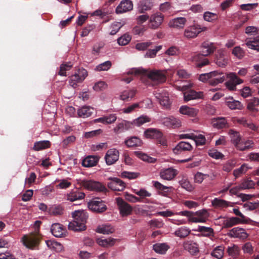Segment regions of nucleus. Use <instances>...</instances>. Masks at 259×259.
<instances>
[{
	"label": "nucleus",
	"instance_id": "43",
	"mask_svg": "<svg viewBox=\"0 0 259 259\" xmlns=\"http://www.w3.org/2000/svg\"><path fill=\"white\" fill-rule=\"evenodd\" d=\"M153 250L157 253L163 254L169 248V246L166 243H157L153 245Z\"/></svg>",
	"mask_w": 259,
	"mask_h": 259
},
{
	"label": "nucleus",
	"instance_id": "14",
	"mask_svg": "<svg viewBox=\"0 0 259 259\" xmlns=\"http://www.w3.org/2000/svg\"><path fill=\"white\" fill-rule=\"evenodd\" d=\"M204 56L200 54H192L191 55L188 60L193 62H195L197 67L202 68L209 63L208 59L204 58Z\"/></svg>",
	"mask_w": 259,
	"mask_h": 259
},
{
	"label": "nucleus",
	"instance_id": "23",
	"mask_svg": "<svg viewBox=\"0 0 259 259\" xmlns=\"http://www.w3.org/2000/svg\"><path fill=\"white\" fill-rule=\"evenodd\" d=\"M236 121L243 127L248 128L251 131L256 132L258 130L257 126L254 124L250 119L246 117H242L237 118Z\"/></svg>",
	"mask_w": 259,
	"mask_h": 259
},
{
	"label": "nucleus",
	"instance_id": "54",
	"mask_svg": "<svg viewBox=\"0 0 259 259\" xmlns=\"http://www.w3.org/2000/svg\"><path fill=\"white\" fill-rule=\"evenodd\" d=\"M136 93L135 90H127L123 91L120 95V98L122 100H128L133 98Z\"/></svg>",
	"mask_w": 259,
	"mask_h": 259
},
{
	"label": "nucleus",
	"instance_id": "42",
	"mask_svg": "<svg viewBox=\"0 0 259 259\" xmlns=\"http://www.w3.org/2000/svg\"><path fill=\"white\" fill-rule=\"evenodd\" d=\"M197 231L201 233L203 236L207 237L214 236V230L210 227L199 226L198 227Z\"/></svg>",
	"mask_w": 259,
	"mask_h": 259
},
{
	"label": "nucleus",
	"instance_id": "21",
	"mask_svg": "<svg viewBox=\"0 0 259 259\" xmlns=\"http://www.w3.org/2000/svg\"><path fill=\"white\" fill-rule=\"evenodd\" d=\"M193 147L189 143L181 141L176 145L172 150L175 154L179 155L183 152L191 151Z\"/></svg>",
	"mask_w": 259,
	"mask_h": 259
},
{
	"label": "nucleus",
	"instance_id": "50",
	"mask_svg": "<svg viewBox=\"0 0 259 259\" xmlns=\"http://www.w3.org/2000/svg\"><path fill=\"white\" fill-rule=\"evenodd\" d=\"M224 248L223 246H217L211 252V255L218 259H221L224 256Z\"/></svg>",
	"mask_w": 259,
	"mask_h": 259
},
{
	"label": "nucleus",
	"instance_id": "17",
	"mask_svg": "<svg viewBox=\"0 0 259 259\" xmlns=\"http://www.w3.org/2000/svg\"><path fill=\"white\" fill-rule=\"evenodd\" d=\"M184 249L192 255H196L199 252L198 244L193 240H187L183 242Z\"/></svg>",
	"mask_w": 259,
	"mask_h": 259
},
{
	"label": "nucleus",
	"instance_id": "38",
	"mask_svg": "<svg viewBox=\"0 0 259 259\" xmlns=\"http://www.w3.org/2000/svg\"><path fill=\"white\" fill-rule=\"evenodd\" d=\"M85 194L84 193L76 190L72 191L67 195V200L73 202L77 200H81L84 198Z\"/></svg>",
	"mask_w": 259,
	"mask_h": 259
},
{
	"label": "nucleus",
	"instance_id": "2",
	"mask_svg": "<svg viewBox=\"0 0 259 259\" xmlns=\"http://www.w3.org/2000/svg\"><path fill=\"white\" fill-rule=\"evenodd\" d=\"M128 74L146 75L148 78L156 82L157 83H162L166 81V76L165 72L161 70L148 71L143 68H133L127 73Z\"/></svg>",
	"mask_w": 259,
	"mask_h": 259
},
{
	"label": "nucleus",
	"instance_id": "40",
	"mask_svg": "<svg viewBox=\"0 0 259 259\" xmlns=\"http://www.w3.org/2000/svg\"><path fill=\"white\" fill-rule=\"evenodd\" d=\"M180 112L182 114L187 115L190 116L194 117L197 113L198 110L194 108L189 107L187 106H182L179 109Z\"/></svg>",
	"mask_w": 259,
	"mask_h": 259
},
{
	"label": "nucleus",
	"instance_id": "31",
	"mask_svg": "<svg viewBox=\"0 0 259 259\" xmlns=\"http://www.w3.org/2000/svg\"><path fill=\"white\" fill-rule=\"evenodd\" d=\"M187 22V19L184 17H177L169 22V27L176 29L183 28Z\"/></svg>",
	"mask_w": 259,
	"mask_h": 259
},
{
	"label": "nucleus",
	"instance_id": "35",
	"mask_svg": "<svg viewBox=\"0 0 259 259\" xmlns=\"http://www.w3.org/2000/svg\"><path fill=\"white\" fill-rule=\"evenodd\" d=\"M94 110V108L90 106H84L78 109L77 114L79 117L87 118L93 113Z\"/></svg>",
	"mask_w": 259,
	"mask_h": 259
},
{
	"label": "nucleus",
	"instance_id": "6",
	"mask_svg": "<svg viewBox=\"0 0 259 259\" xmlns=\"http://www.w3.org/2000/svg\"><path fill=\"white\" fill-rule=\"evenodd\" d=\"M88 207L94 213L102 214L107 210L106 202L100 198L92 199L88 203Z\"/></svg>",
	"mask_w": 259,
	"mask_h": 259
},
{
	"label": "nucleus",
	"instance_id": "37",
	"mask_svg": "<svg viewBox=\"0 0 259 259\" xmlns=\"http://www.w3.org/2000/svg\"><path fill=\"white\" fill-rule=\"evenodd\" d=\"M124 144L128 148L139 147L142 145V140L137 137H132L124 141Z\"/></svg>",
	"mask_w": 259,
	"mask_h": 259
},
{
	"label": "nucleus",
	"instance_id": "44",
	"mask_svg": "<svg viewBox=\"0 0 259 259\" xmlns=\"http://www.w3.org/2000/svg\"><path fill=\"white\" fill-rule=\"evenodd\" d=\"M96 232L104 234H109L114 232V229L111 225H103L98 227Z\"/></svg>",
	"mask_w": 259,
	"mask_h": 259
},
{
	"label": "nucleus",
	"instance_id": "11",
	"mask_svg": "<svg viewBox=\"0 0 259 259\" xmlns=\"http://www.w3.org/2000/svg\"><path fill=\"white\" fill-rule=\"evenodd\" d=\"M119 157V152L118 150L115 148L109 149L105 155L104 159L106 163L108 165H111L114 164L118 159Z\"/></svg>",
	"mask_w": 259,
	"mask_h": 259
},
{
	"label": "nucleus",
	"instance_id": "59",
	"mask_svg": "<svg viewBox=\"0 0 259 259\" xmlns=\"http://www.w3.org/2000/svg\"><path fill=\"white\" fill-rule=\"evenodd\" d=\"M112 63L110 61H107L105 62L98 65L96 67V70L97 71H107L109 70L111 67Z\"/></svg>",
	"mask_w": 259,
	"mask_h": 259
},
{
	"label": "nucleus",
	"instance_id": "47",
	"mask_svg": "<svg viewBox=\"0 0 259 259\" xmlns=\"http://www.w3.org/2000/svg\"><path fill=\"white\" fill-rule=\"evenodd\" d=\"M134 154L142 160L147 161L148 163H154L156 161V159L150 157L148 155L143 153L141 151H135Z\"/></svg>",
	"mask_w": 259,
	"mask_h": 259
},
{
	"label": "nucleus",
	"instance_id": "8",
	"mask_svg": "<svg viewBox=\"0 0 259 259\" xmlns=\"http://www.w3.org/2000/svg\"><path fill=\"white\" fill-rule=\"evenodd\" d=\"M88 75L87 71L83 68H79L74 73L71 75L69 80L70 85L73 88H76L78 83H80L84 80Z\"/></svg>",
	"mask_w": 259,
	"mask_h": 259
},
{
	"label": "nucleus",
	"instance_id": "3",
	"mask_svg": "<svg viewBox=\"0 0 259 259\" xmlns=\"http://www.w3.org/2000/svg\"><path fill=\"white\" fill-rule=\"evenodd\" d=\"M73 221L69 223L68 229L74 231L85 229V223L88 218L87 213L83 210H77L72 213Z\"/></svg>",
	"mask_w": 259,
	"mask_h": 259
},
{
	"label": "nucleus",
	"instance_id": "9",
	"mask_svg": "<svg viewBox=\"0 0 259 259\" xmlns=\"http://www.w3.org/2000/svg\"><path fill=\"white\" fill-rule=\"evenodd\" d=\"M116 201L119 210L120 214L122 217H126L132 213L133 211L132 207L121 198H117Z\"/></svg>",
	"mask_w": 259,
	"mask_h": 259
},
{
	"label": "nucleus",
	"instance_id": "48",
	"mask_svg": "<svg viewBox=\"0 0 259 259\" xmlns=\"http://www.w3.org/2000/svg\"><path fill=\"white\" fill-rule=\"evenodd\" d=\"M227 252L229 256L235 258L237 257L240 253V249L239 247L235 244L232 246H229L227 250Z\"/></svg>",
	"mask_w": 259,
	"mask_h": 259
},
{
	"label": "nucleus",
	"instance_id": "32",
	"mask_svg": "<svg viewBox=\"0 0 259 259\" xmlns=\"http://www.w3.org/2000/svg\"><path fill=\"white\" fill-rule=\"evenodd\" d=\"M162 123L168 127L173 128L179 127L181 125L180 121L174 117L164 118L162 120Z\"/></svg>",
	"mask_w": 259,
	"mask_h": 259
},
{
	"label": "nucleus",
	"instance_id": "4",
	"mask_svg": "<svg viewBox=\"0 0 259 259\" xmlns=\"http://www.w3.org/2000/svg\"><path fill=\"white\" fill-rule=\"evenodd\" d=\"M178 214L188 218V221L191 223H205L209 217V213L206 209H202L193 212L190 211H181Z\"/></svg>",
	"mask_w": 259,
	"mask_h": 259
},
{
	"label": "nucleus",
	"instance_id": "16",
	"mask_svg": "<svg viewBox=\"0 0 259 259\" xmlns=\"http://www.w3.org/2000/svg\"><path fill=\"white\" fill-rule=\"evenodd\" d=\"M227 77L229 79V80L226 82V85L231 91L235 90L236 85L240 84L243 82V80L239 78L234 73L228 74Z\"/></svg>",
	"mask_w": 259,
	"mask_h": 259
},
{
	"label": "nucleus",
	"instance_id": "61",
	"mask_svg": "<svg viewBox=\"0 0 259 259\" xmlns=\"http://www.w3.org/2000/svg\"><path fill=\"white\" fill-rule=\"evenodd\" d=\"M131 40V37L127 34H124L117 39L118 44L120 46L127 45Z\"/></svg>",
	"mask_w": 259,
	"mask_h": 259
},
{
	"label": "nucleus",
	"instance_id": "28",
	"mask_svg": "<svg viewBox=\"0 0 259 259\" xmlns=\"http://www.w3.org/2000/svg\"><path fill=\"white\" fill-rule=\"evenodd\" d=\"M99 160V157L95 155H89L85 157L82 161V165L85 167H91L96 166Z\"/></svg>",
	"mask_w": 259,
	"mask_h": 259
},
{
	"label": "nucleus",
	"instance_id": "22",
	"mask_svg": "<svg viewBox=\"0 0 259 259\" xmlns=\"http://www.w3.org/2000/svg\"><path fill=\"white\" fill-rule=\"evenodd\" d=\"M236 121L243 127L248 128L251 131L256 132L258 130L257 126L254 124L250 119L246 117H242L237 118Z\"/></svg>",
	"mask_w": 259,
	"mask_h": 259
},
{
	"label": "nucleus",
	"instance_id": "7",
	"mask_svg": "<svg viewBox=\"0 0 259 259\" xmlns=\"http://www.w3.org/2000/svg\"><path fill=\"white\" fill-rule=\"evenodd\" d=\"M78 183L81 186L90 191L103 192L106 190V187L101 183L91 180H80Z\"/></svg>",
	"mask_w": 259,
	"mask_h": 259
},
{
	"label": "nucleus",
	"instance_id": "55",
	"mask_svg": "<svg viewBox=\"0 0 259 259\" xmlns=\"http://www.w3.org/2000/svg\"><path fill=\"white\" fill-rule=\"evenodd\" d=\"M255 183L251 180L244 179L240 186L242 190L249 189L253 188L255 186Z\"/></svg>",
	"mask_w": 259,
	"mask_h": 259
},
{
	"label": "nucleus",
	"instance_id": "27",
	"mask_svg": "<svg viewBox=\"0 0 259 259\" xmlns=\"http://www.w3.org/2000/svg\"><path fill=\"white\" fill-rule=\"evenodd\" d=\"M156 97L159 100L160 105L165 108H168L170 106L168 94L167 92H158L156 94Z\"/></svg>",
	"mask_w": 259,
	"mask_h": 259
},
{
	"label": "nucleus",
	"instance_id": "39",
	"mask_svg": "<svg viewBox=\"0 0 259 259\" xmlns=\"http://www.w3.org/2000/svg\"><path fill=\"white\" fill-rule=\"evenodd\" d=\"M227 106L232 110L242 109L243 105L238 101L234 100L233 98H228L225 102Z\"/></svg>",
	"mask_w": 259,
	"mask_h": 259
},
{
	"label": "nucleus",
	"instance_id": "5",
	"mask_svg": "<svg viewBox=\"0 0 259 259\" xmlns=\"http://www.w3.org/2000/svg\"><path fill=\"white\" fill-rule=\"evenodd\" d=\"M144 136L147 139H155L157 143L163 147L167 146V141L159 130L149 128L144 132Z\"/></svg>",
	"mask_w": 259,
	"mask_h": 259
},
{
	"label": "nucleus",
	"instance_id": "58",
	"mask_svg": "<svg viewBox=\"0 0 259 259\" xmlns=\"http://www.w3.org/2000/svg\"><path fill=\"white\" fill-rule=\"evenodd\" d=\"M151 119L147 116L142 115L134 120V124L135 125L140 126L145 123L150 122Z\"/></svg>",
	"mask_w": 259,
	"mask_h": 259
},
{
	"label": "nucleus",
	"instance_id": "30",
	"mask_svg": "<svg viewBox=\"0 0 259 259\" xmlns=\"http://www.w3.org/2000/svg\"><path fill=\"white\" fill-rule=\"evenodd\" d=\"M211 123L214 127L218 129L229 127V125L225 117H219L212 119Z\"/></svg>",
	"mask_w": 259,
	"mask_h": 259
},
{
	"label": "nucleus",
	"instance_id": "29",
	"mask_svg": "<svg viewBox=\"0 0 259 259\" xmlns=\"http://www.w3.org/2000/svg\"><path fill=\"white\" fill-rule=\"evenodd\" d=\"M177 171L172 168L162 170L160 172V177L165 180H171L177 175Z\"/></svg>",
	"mask_w": 259,
	"mask_h": 259
},
{
	"label": "nucleus",
	"instance_id": "52",
	"mask_svg": "<svg viewBox=\"0 0 259 259\" xmlns=\"http://www.w3.org/2000/svg\"><path fill=\"white\" fill-rule=\"evenodd\" d=\"M48 211L50 214L52 215H61L63 213V208L61 205H54L49 208Z\"/></svg>",
	"mask_w": 259,
	"mask_h": 259
},
{
	"label": "nucleus",
	"instance_id": "25",
	"mask_svg": "<svg viewBox=\"0 0 259 259\" xmlns=\"http://www.w3.org/2000/svg\"><path fill=\"white\" fill-rule=\"evenodd\" d=\"M200 54L203 56H207L214 52L216 47L213 43L206 41L202 44Z\"/></svg>",
	"mask_w": 259,
	"mask_h": 259
},
{
	"label": "nucleus",
	"instance_id": "53",
	"mask_svg": "<svg viewBox=\"0 0 259 259\" xmlns=\"http://www.w3.org/2000/svg\"><path fill=\"white\" fill-rule=\"evenodd\" d=\"M246 45L249 48L259 51V36L248 41Z\"/></svg>",
	"mask_w": 259,
	"mask_h": 259
},
{
	"label": "nucleus",
	"instance_id": "36",
	"mask_svg": "<svg viewBox=\"0 0 259 259\" xmlns=\"http://www.w3.org/2000/svg\"><path fill=\"white\" fill-rule=\"evenodd\" d=\"M214 61L219 67H224L227 64L228 60L226 58L224 53L219 51L215 54Z\"/></svg>",
	"mask_w": 259,
	"mask_h": 259
},
{
	"label": "nucleus",
	"instance_id": "20",
	"mask_svg": "<svg viewBox=\"0 0 259 259\" xmlns=\"http://www.w3.org/2000/svg\"><path fill=\"white\" fill-rule=\"evenodd\" d=\"M51 232L56 237H63L66 235V230L65 228L59 223H54L52 225Z\"/></svg>",
	"mask_w": 259,
	"mask_h": 259
},
{
	"label": "nucleus",
	"instance_id": "64",
	"mask_svg": "<svg viewBox=\"0 0 259 259\" xmlns=\"http://www.w3.org/2000/svg\"><path fill=\"white\" fill-rule=\"evenodd\" d=\"M162 48L161 46H158L156 47L155 49H150L149 50L146 54H145V56L146 57H150V58H153L154 57L157 52L159 50H160Z\"/></svg>",
	"mask_w": 259,
	"mask_h": 259
},
{
	"label": "nucleus",
	"instance_id": "57",
	"mask_svg": "<svg viewBox=\"0 0 259 259\" xmlns=\"http://www.w3.org/2000/svg\"><path fill=\"white\" fill-rule=\"evenodd\" d=\"M72 67V65L70 62L61 64L60 67V70L58 72V74L61 76H66V71L69 70Z\"/></svg>",
	"mask_w": 259,
	"mask_h": 259
},
{
	"label": "nucleus",
	"instance_id": "26",
	"mask_svg": "<svg viewBox=\"0 0 259 259\" xmlns=\"http://www.w3.org/2000/svg\"><path fill=\"white\" fill-rule=\"evenodd\" d=\"M203 96L202 92H196L194 90H190L184 93V99L185 101L187 102L191 100L202 99Z\"/></svg>",
	"mask_w": 259,
	"mask_h": 259
},
{
	"label": "nucleus",
	"instance_id": "63",
	"mask_svg": "<svg viewBox=\"0 0 259 259\" xmlns=\"http://www.w3.org/2000/svg\"><path fill=\"white\" fill-rule=\"evenodd\" d=\"M232 54L239 59H241L244 55L243 50L240 47H235L233 49Z\"/></svg>",
	"mask_w": 259,
	"mask_h": 259
},
{
	"label": "nucleus",
	"instance_id": "56",
	"mask_svg": "<svg viewBox=\"0 0 259 259\" xmlns=\"http://www.w3.org/2000/svg\"><path fill=\"white\" fill-rule=\"evenodd\" d=\"M203 18L204 20L212 22L216 21L218 19V15L215 13H211L210 12H205L203 14Z\"/></svg>",
	"mask_w": 259,
	"mask_h": 259
},
{
	"label": "nucleus",
	"instance_id": "19",
	"mask_svg": "<svg viewBox=\"0 0 259 259\" xmlns=\"http://www.w3.org/2000/svg\"><path fill=\"white\" fill-rule=\"evenodd\" d=\"M152 183L153 187L158 191V193L164 196H167L172 193L174 189L172 187L164 186L158 181H153Z\"/></svg>",
	"mask_w": 259,
	"mask_h": 259
},
{
	"label": "nucleus",
	"instance_id": "1",
	"mask_svg": "<svg viewBox=\"0 0 259 259\" xmlns=\"http://www.w3.org/2000/svg\"><path fill=\"white\" fill-rule=\"evenodd\" d=\"M41 222L36 221L34 223L35 231L22 238L23 244L30 249H38L40 242L42 239L41 235L39 233V227Z\"/></svg>",
	"mask_w": 259,
	"mask_h": 259
},
{
	"label": "nucleus",
	"instance_id": "18",
	"mask_svg": "<svg viewBox=\"0 0 259 259\" xmlns=\"http://www.w3.org/2000/svg\"><path fill=\"white\" fill-rule=\"evenodd\" d=\"M226 76V75L223 72H219L217 71H211L210 72L209 84L215 86L219 83H222L225 81Z\"/></svg>",
	"mask_w": 259,
	"mask_h": 259
},
{
	"label": "nucleus",
	"instance_id": "24",
	"mask_svg": "<svg viewBox=\"0 0 259 259\" xmlns=\"http://www.w3.org/2000/svg\"><path fill=\"white\" fill-rule=\"evenodd\" d=\"M133 4L130 0H123L116 9L117 14H121L133 10Z\"/></svg>",
	"mask_w": 259,
	"mask_h": 259
},
{
	"label": "nucleus",
	"instance_id": "41",
	"mask_svg": "<svg viewBox=\"0 0 259 259\" xmlns=\"http://www.w3.org/2000/svg\"><path fill=\"white\" fill-rule=\"evenodd\" d=\"M191 233V230L186 226L181 227L178 228L174 232V235L181 238H184L187 237Z\"/></svg>",
	"mask_w": 259,
	"mask_h": 259
},
{
	"label": "nucleus",
	"instance_id": "51",
	"mask_svg": "<svg viewBox=\"0 0 259 259\" xmlns=\"http://www.w3.org/2000/svg\"><path fill=\"white\" fill-rule=\"evenodd\" d=\"M115 241L116 239H115L108 238L106 239H98L97 240V242L100 246L108 247L113 245L115 242Z\"/></svg>",
	"mask_w": 259,
	"mask_h": 259
},
{
	"label": "nucleus",
	"instance_id": "60",
	"mask_svg": "<svg viewBox=\"0 0 259 259\" xmlns=\"http://www.w3.org/2000/svg\"><path fill=\"white\" fill-rule=\"evenodd\" d=\"M139 173L124 171L121 172V176L122 178H127L130 180L135 179L139 176Z\"/></svg>",
	"mask_w": 259,
	"mask_h": 259
},
{
	"label": "nucleus",
	"instance_id": "12",
	"mask_svg": "<svg viewBox=\"0 0 259 259\" xmlns=\"http://www.w3.org/2000/svg\"><path fill=\"white\" fill-rule=\"evenodd\" d=\"M227 235L231 238H239L241 240L246 239L249 236L244 229L238 227L231 229Z\"/></svg>",
	"mask_w": 259,
	"mask_h": 259
},
{
	"label": "nucleus",
	"instance_id": "46",
	"mask_svg": "<svg viewBox=\"0 0 259 259\" xmlns=\"http://www.w3.org/2000/svg\"><path fill=\"white\" fill-rule=\"evenodd\" d=\"M51 143L49 141H41L34 143L33 149L35 151H39L49 148Z\"/></svg>",
	"mask_w": 259,
	"mask_h": 259
},
{
	"label": "nucleus",
	"instance_id": "13",
	"mask_svg": "<svg viewBox=\"0 0 259 259\" xmlns=\"http://www.w3.org/2000/svg\"><path fill=\"white\" fill-rule=\"evenodd\" d=\"M109 180L107 185L109 189L117 191H121L124 189L125 184L120 179L110 178Z\"/></svg>",
	"mask_w": 259,
	"mask_h": 259
},
{
	"label": "nucleus",
	"instance_id": "15",
	"mask_svg": "<svg viewBox=\"0 0 259 259\" xmlns=\"http://www.w3.org/2000/svg\"><path fill=\"white\" fill-rule=\"evenodd\" d=\"M206 29L205 27H201L200 25L196 24L187 28L184 32V35L188 38L195 37L201 32Z\"/></svg>",
	"mask_w": 259,
	"mask_h": 259
},
{
	"label": "nucleus",
	"instance_id": "33",
	"mask_svg": "<svg viewBox=\"0 0 259 259\" xmlns=\"http://www.w3.org/2000/svg\"><path fill=\"white\" fill-rule=\"evenodd\" d=\"M153 6L152 2L151 0H143L138 4V11L140 13H144L146 11L152 9Z\"/></svg>",
	"mask_w": 259,
	"mask_h": 259
},
{
	"label": "nucleus",
	"instance_id": "45",
	"mask_svg": "<svg viewBox=\"0 0 259 259\" xmlns=\"http://www.w3.org/2000/svg\"><path fill=\"white\" fill-rule=\"evenodd\" d=\"M230 202L225 200L215 198L212 201V205L215 208H224L229 206Z\"/></svg>",
	"mask_w": 259,
	"mask_h": 259
},
{
	"label": "nucleus",
	"instance_id": "10",
	"mask_svg": "<svg viewBox=\"0 0 259 259\" xmlns=\"http://www.w3.org/2000/svg\"><path fill=\"white\" fill-rule=\"evenodd\" d=\"M163 19L164 16L159 12L151 15L149 18V27L153 29H157L162 24Z\"/></svg>",
	"mask_w": 259,
	"mask_h": 259
},
{
	"label": "nucleus",
	"instance_id": "34",
	"mask_svg": "<svg viewBox=\"0 0 259 259\" xmlns=\"http://www.w3.org/2000/svg\"><path fill=\"white\" fill-rule=\"evenodd\" d=\"M245 222V220H242L237 217H231L224 222L223 227L224 228H229L237 224H242Z\"/></svg>",
	"mask_w": 259,
	"mask_h": 259
},
{
	"label": "nucleus",
	"instance_id": "49",
	"mask_svg": "<svg viewBox=\"0 0 259 259\" xmlns=\"http://www.w3.org/2000/svg\"><path fill=\"white\" fill-rule=\"evenodd\" d=\"M229 135L230 136L232 142L236 145L241 141V137L239 132L231 129L229 131Z\"/></svg>",
	"mask_w": 259,
	"mask_h": 259
},
{
	"label": "nucleus",
	"instance_id": "62",
	"mask_svg": "<svg viewBox=\"0 0 259 259\" xmlns=\"http://www.w3.org/2000/svg\"><path fill=\"white\" fill-rule=\"evenodd\" d=\"M194 137L193 140L195 142L197 146L203 145L205 144L206 139L204 136L201 134L197 136L194 134Z\"/></svg>",
	"mask_w": 259,
	"mask_h": 259
}]
</instances>
